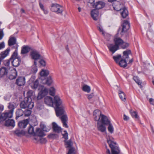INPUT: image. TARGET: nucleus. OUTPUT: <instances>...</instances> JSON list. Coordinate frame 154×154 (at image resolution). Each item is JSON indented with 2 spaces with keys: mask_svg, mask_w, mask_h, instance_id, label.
<instances>
[{
  "mask_svg": "<svg viewBox=\"0 0 154 154\" xmlns=\"http://www.w3.org/2000/svg\"><path fill=\"white\" fill-rule=\"evenodd\" d=\"M135 82L138 84L140 88H142L143 87L142 85V81L137 76L135 77Z\"/></svg>",
  "mask_w": 154,
  "mask_h": 154,
  "instance_id": "38",
  "label": "nucleus"
},
{
  "mask_svg": "<svg viewBox=\"0 0 154 154\" xmlns=\"http://www.w3.org/2000/svg\"><path fill=\"white\" fill-rule=\"evenodd\" d=\"M32 70V71L34 72H35V73L37 71V69L36 67L34 66V67H33V68Z\"/></svg>",
  "mask_w": 154,
  "mask_h": 154,
  "instance_id": "62",
  "label": "nucleus"
},
{
  "mask_svg": "<svg viewBox=\"0 0 154 154\" xmlns=\"http://www.w3.org/2000/svg\"><path fill=\"white\" fill-rule=\"evenodd\" d=\"M24 113V110L21 109H18L16 112V119H17L18 118L22 116Z\"/></svg>",
  "mask_w": 154,
  "mask_h": 154,
  "instance_id": "33",
  "label": "nucleus"
},
{
  "mask_svg": "<svg viewBox=\"0 0 154 154\" xmlns=\"http://www.w3.org/2000/svg\"><path fill=\"white\" fill-rule=\"evenodd\" d=\"M42 10L44 11V13H45V14H48V11H47V10H45V9H44V10Z\"/></svg>",
  "mask_w": 154,
  "mask_h": 154,
  "instance_id": "63",
  "label": "nucleus"
},
{
  "mask_svg": "<svg viewBox=\"0 0 154 154\" xmlns=\"http://www.w3.org/2000/svg\"><path fill=\"white\" fill-rule=\"evenodd\" d=\"M5 47V44L4 42L0 43V50L3 48Z\"/></svg>",
  "mask_w": 154,
  "mask_h": 154,
  "instance_id": "56",
  "label": "nucleus"
},
{
  "mask_svg": "<svg viewBox=\"0 0 154 154\" xmlns=\"http://www.w3.org/2000/svg\"><path fill=\"white\" fill-rule=\"evenodd\" d=\"M14 134L18 137L24 136L25 134V132L22 130L17 129L14 131Z\"/></svg>",
  "mask_w": 154,
  "mask_h": 154,
  "instance_id": "28",
  "label": "nucleus"
},
{
  "mask_svg": "<svg viewBox=\"0 0 154 154\" xmlns=\"http://www.w3.org/2000/svg\"><path fill=\"white\" fill-rule=\"evenodd\" d=\"M97 28H98V30H99V31H100V32H102V34L103 35H105V33H104L103 30L102 28L100 26H98Z\"/></svg>",
  "mask_w": 154,
  "mask_h": 154,
  "instance_id": "51",
  "label": "nucleus"
},
{
  "mask_svg": "<svg viewBox=\"0 0 154 154\" xmlns=\"http://www.w3.org/2000/svg\"><path fill=\"white\" fill-rule=\"evenodd\" d=\"M10 50V48H8L5 51L2 52L0 54V63L9 54Z\"/></svg>",
  "mask_w": 154,
  "mask_h": 154,
  "instance_id": "12",
  "label": "nucleus"
},
{
  "mask_svg": "<svg viewBox=\"0 0 154 154\" xmlns=\"http://www.w3.org/2000/svg\"><path fill=\"white\" fill-rule=\"evenodd\" d=\"M53 99L50 96H47L44 99V102L45 104L48 106H52Z\"/></svg>",
  "mask_w": 154,
  "mask_h": 154,
  "instance_id": "26",
  "label": "nucleus"
},
{
  "mask_svg": "<svg viewBox=\"0 0 154 154\" xmlns=\"http://www.w3.org/2000/svg\"><path fill=\"white\" fill-rule=\"evenodd\" d=\"M105 125L100 124L99 121L97 123V129L101 132H104L106 131V128Z\"/></svg>",
  "mask_w": 154,
  "mask_h": 154,
  "instance_id": "22",
  "label": "nucleus"
},
{
  "mask_svg": "<svg viewBox=\"0 0 154 154\" xmlns=\"http://www.w3.org/2000/svg\"><path fill=\"white\" fill-rule=\"evenodd\" d=\"M127 61L126 60L122 58L119 61L118 64L121 67L123 68L127 66Z\"/></svg>",
  "mask_w": 154,
  "mask_h": 154,
  "instance_id": "35",
  "label": "nucleus"
},
{
  "mask_svg": "<svg viewBox=\"0 0 154 154\" xmlns=\"http://www.w3.org/2000/svg\"><path fill=\"white\" fill-rule=\"evenodd\" d=\"M82 89L83 91L88 93H89L91 91V88L90 86L86 85L83 86Z\"/></svg>",
  "mask_w": 154,
  "mask_h": 154,
  "instance_id": "42",
  "label": "nucleus"
},
{
  "mask_svg": "<svg viewBox=\"0 0 154 154\" xmlns=\"http://www.w3.org/2000/svg\"><path fill=\"white\" fill-rule=\"evenodd\" d=\"M52 128L54 131L56 132L59 133L61 131V128L55 122L52 123Z\"/></svg>",
  "mask_w": 154,
  "mask_h": 154,
  "instance_id": "25",
  "label": "nucleus"
},
{
  "mask_svg": "<svg viewBox=\"0 0 154 154\" xmlns=\"http://www.w3.org/2000/svg\"><path fill=\"white\" fill-rule=\"evenodd\" d=\"M40 138L38 137H33V140L34 142L36 143L38 142L39 140L40 141Z\"/></svg>",
  "mask_w": 154,
  "mask_h": 154,
  "instance_id": "54",
  "label": "nucleus"
},
{
  "mask_svg": "<svg viewBox=\"0 0 154 154\" xmlns=\"http://www.w3.org/2000/svg\"><path fill=\"white\" fill-rule=\"evenodd\" d=\"M108 47L109 51L112 53V54L119 49V47L116 45L115 44H108L107 45Z\"/></svg>",
  "mask_w": 154,
  "mask_h": 154,
  "instance_id": "11",
  "label": "nucleus"
},
{
  "mask_svg": "<svg viewBox=\"0 0 154 154\" xmlns=\"http://www.w3.org/2000/svg\"><path fill=\"white\" fill-rule=\"evenodd\" d=\"M25 110H24V113L25 116H29L31 114V109H24Z\"/></svg>",
  "mask_w": 154,
  "mask_h": 154,
  "instance_id": "41",
  "label": "nucleus"
},
{
  "mask_svg": "<svg viewBox=\"0 0 154 154\" xmlns=\"http://www.w3.org/2000/svg\"><path fill=\"white\" fill-rule=\"evenodd\" d=\"M31 49V48L27 45L23 46L21 49V54H26L30 51Z\"/></svg>",
  "mask_w": 154,
  "mask_h": 154,
  "instance_id": "30",
  "label": "nucleus"
},
{
  "mask_svg": "<svg viewBox=\"0 0 154 154\" xmlns=\"http://www.w3.org/2000/svg\"><path fill=\"white\" fill-rule=\"evenodd\" d=\"M38 85V82L37 80H36L33 83V85L32 86V89H35L36 88Z\"/></svg>",
  "mask_w": 154,
  "mask_h": 154,
  "instance_id": "46",
  "label": "nucleus"
},
{
  "mask_svg": "<svg viewBox=\"0 0 154 154\" xmlns=\"http://www.w3.org/2000/svg\"><path fill=\"white\" fill-rule=\"evenodd\" d=\"M102 115L101 112L98 109L95 110L93 112V115L94 116L95 120L96 121H99L100 116Z\"/></svg>",
  "mask_w": 154,
  "mask_h": 154,
  "instance_id": "14",
  "label": "nucleus"
},
{
  "mask_svg": "<svg viewBox=\"0 0 154 154\" xmlns=\"http://www.w3.org/2000/svg\"><path fill=\"white\" fill-rule=\"evenodd\" d=\"M91 16L93 19L97 20L98 18L99 12L97 10L94 9L92 10L91 13Z\"/></svg>",
  "mask_w": 154,
  "mask_h": 154,
  "instance_id": "24",
  "label": "nucleus"
},
{
  "mask_svg": "<svg viewBox=\"0 0 154 154\" xmlns=\"http://www.w3.org/2000/svg\"><path fill=\"white\" fill-rule=\"evenodd\" d=\"M30 54L32 58L35 60L39 59L40 57V54L35 50H33L31 51Z\"/></svg>",
  "mask_w": 154,
  "mask_h": 154,
  "instance_id": "19",
  "label": "nucleus"
},
{
  "mask_svg": "<svg viewBox=\"0 0 154 154\" xmlns=\"http://www.w3.org/2000/svg\"><path fill=\"white\" fill-rule=\"evenodd\" d=\"M151 130L152 131V133L153 134H154V130L152 126L151 127Z\"/></svg>",
  "mask_w": 154,
  "mask_h": 154,
  "instance_id": "64",
  "label": "nucleus"
},
{
  "mask_svg": "<svg viewBox=\"0 0 154 154\" xmlns=\"http://www.w3.org/2000/svg\"><path fill=\"white\" fill-rule=\"evenodd\" d=\"M52 106L55 108L56 116H59L64 114L65 112V106L62 103V101L60 97L56 96L53 100Z\"/></svg>",
  "mask_w": 154,
  "mask_h": 154,
  "instance_id": "1",
  "label": "nucleus"
},
{
  "mask_svg": "<svg viewBox=\"0 0 154 154\" xmlns=\"http://www.w3.org/2000/svg\"><path fill=\"white\" fill-rule=\"evenodd\" d=\"M8 118L5 121V125L6 126H12L14 127L15 126V122L13 119H10ZM3 122V121H2Z\"/></svg>",
  "mask_w": 154,
  "mask_h": 154,
  "instance_id": "18",
  "label": "nucleus"
},
{
  "mask_svg": "<svg viewBox=\"0 0 154 154\" xmlns=\"http://www.w3.org/2000/svg\"><path fill=\"white\" fill-rule=\"evenodd\" d=\"M130 112L132 117L133 118H135V111L131 109L130 110Z\"/></svg>",
  "mask_w": 154,
  "mask_h": 154,
  "instance_id": "53",
  "label": "nucleus"
},
{
  "mask_svg": "<svg viewBox=\"0 0 154 154\" xmlns=\"http://www.w3.org/2000/svg\"><path fill=\"white\" fill-rule=\"evenodd\" d=\"M123 119H124V120L125 121H128V120L129 119V117L128 116H127L125 114H124V115Z\"/></svg>",
  "mask_w": 154,
  "mask_h": 154,
  "instance_id": "59",
  "label": "nucleus"
},
{
  "mask_svg": "<svg viewBox=\"0 0 154 154\" xmlns=\"http://www.w3.org/2000/svg\"><path fill=\"white\" fill-rule=\"evenodd\" d=\"M40 142L42 143H45L47 142V140L46 139L44 138L41 137L40 139Z\"/></svg>",
  "mask_w": 154,
  "mask_h": 154,
  "instance_id": "52",
  "label": "nucleus"
},
{
  "mask_svg": "<svg viewBox=\"0 0 154 154\" xmlns=\"http://www.w3.org/2000/svg\"><path fill=\"white\" fill-rule=\"evenodd\" d=\"M107 141L111 149V153L109 149L105 145L106 149V154H120V151L118 146H116V143L113 141V138L112 137L107 138Z\"/></svg>",
  "mask_w": 154,
  "mask_h": 154,
  "instance_id": "2",
  "label": "nucleus"
},
{
  "mask_svg": "<svg viewBox=\"0 0 154 154\" xmlns=\"http://www.w3.org/2000/svg\"><path fill=\"white\" fill-rule=\"evenodd\" d=\"M41 65L44 66L45 65V61L43 60H41L39 62Z\"/></svg>",
  "mask_w": 154,
  "mask_h": 154,
  "instance_id": "55",
  "label": "nucleus"
},
{
  "mask_svg": "<svg viewBox=\"0 0 154 154\" xmlns=\"http://www.w3.org/2000/svg\"><path fill=\"white\" fill-rule=\"evenodd\" d=\"M121 48L123 49H125L128 48L129 46V44L127 42H124L123 41L121 45Z\"/></svg>",
  "mask_w": 154,
  "mask_h": 154,
  "instance_id": "44",
  "label": "nucleus"
},
{
  "mask_svg": "<svg viewBox=\"0 0 154 154\" xmlns=\"http://www.w3.org/2000/svg\"><path fill=\"white\" fill-rule=\"evenodd\" d=\"M17 75V72L16 70H14L9 76V78L11 79H14L16 78Z\"/></svg>",
  "mask_w": 154,
  "mask_h": 154,
  "instance_id": "39",
  "label": "nucleus"
},
{
  "mask_svg": "<svg viewBox=\"0 0 154 154\" xmlns=\"http://www.w3.org/2000/svg\"><path fill=\"white\" fill-rule=\"evenodd\" d=\"M91 4L93 7L97 10L103 8L105 5L104 2L102 1H98L95 2L94 1Z\"/></svg>",
  "mask_w": 154,
  "mask_h": 154,
  "instance_id": "9",
  "label": "nucleus"
},
{
  "mask_svg": "<svg viewBox=\"0 0 154 154\" xmlns=\"http://www.w3.org/2000/svg\"><path fill=\"white\" fill-rule=\"evenodd\" d=\"M40 127L42 128V130L45 132H48L49 131V129H46L45 125L44 124L41 123L40 125Z\"/></svg>",
  "mask_w": 154,
  "mask_h": 154,
  "instance_id": "47",
  "label": "nucleus"
},
{
  "mask_svg": "<svg viewBox=\"0 0 154 154\" xmlns=\"http://www.w3.org/2000/svg\"><path fill=\"white\" fill-rule=\"evenodd\" d=\"M28 96L30 97L32 95V92L31 91H29L27 92Z\"/></svg>",
  "mask_w": 154,
  "mask_h": 154,
  "instance_id": "60",
  "label": "nucleus"
},
{
  "mask_svg": "<svg viewBox=\"0 0 154 154\" xmlns=\"http://www.w3.org/2000/svg\"><path fill=\"white\" fill-rule=\"evenodd\" d=\"M55 89L53 87H51L49 89V94L52 96H54L55 92Z\"/></svg>",
  "mask_w": 154,
  "mask_h": 154,
  "instance_id": "43",
  "label": "nucleus"
},
{
  "mask_svg": "<svg viewBox=\"0 0 154 154\" xmlns=\"http://www.w3.org/2000/svg\"><path fill=\"white\" fill-rule=\"evenodd\" d=\"M49 74V71L47 70L42 69L40 72L41 79V80L44 79Z\"/></svg>",
  "mask_w": 154,
  "mask_h": 154,
  "instance_id": "31",
  "label": "nucleus"
},
{
  "mask_svg": "<svg viewBox=\"0 0 154 154\" xmlns=\"http://www.w3.org/2000/svg\"><path fill=\"white\" fill-rule=\"evenodd\" d=\"M16 83L19 86L23 85L25 83V79L23 77H19L16 80Z\"/></svg>",
  "mask_w": 154,
  "mask_h": 154,
  "instance_id": "15",
  "label": "nucleus"
},
{
  "mask_svg": "<svg viewBox=\"0 0 154 154\" xmlns=\"http://www.w3.org/2000/svg\"><path fill=\"white\" fill-rule=\"evenodd\" d=\"M115 44L118 46L121 45L123 42V41L120 38H116L114 39Z\"/></svg>",
  "mask_w": 154,
  "mask_h": 154,
  "instance_id": "34",
  "label": "nucleus"
},
{
  "mask_svg": "<svg viewBox=\"0 0 154 154\" xmlns=\"http://www.w3.org/2000/svg\"><path fill=\"white\" fill-rule=\"evenodd\" d=\"M28 131L29 134L34 136L35 132L34 131V128L32 126L29 125L28 129Z\"/></svg>",
  "mask_w": 154,
  "mask_h": 154,
  "instance_id": "37",
  "label": "nucleus"
},
{
  "mask_svg": "<svg viewBox=\"0 0 154 154\" xmlns=\"http://www.w3.org/2000/svg\"><path fill=\"white\" fill-rule=\"evenodd\" d=\"M10 62H11L10 58L9 60H5L4 61V65L6 66H9Z\"/></svg>",
  "mask_w": 154,
  "mask_h": 154,
  "instance_id": "48",
  "label": "nucleus"
},
{
  "mask_svg": "<svg viewBox=\"0 0 154 154\" xmlns=\"http://www.w3.org/2000/svg\"><path fill=\"white\" fill-rule=\"evenodd\" d=\"M135 121H137L138 123H140L139 117L136 111H135Z\"/></svg>",
  "mask_w": 154,
  "mask_h": 154,
  "instance_id": "49",
  "label": "nucleus"
},
{
  "mask_svg": "<svg viewBox=\"0 0 154 154\" xmlns=\"http://www.w3.org/2000/svg\"><path fill=\"white\" fill-rule=\"evenodd\" d=\"M114 9L116 10L117 11H119L121 14V16L123 18H125L127 16H128V13L127 9L125 8H121L119 9H116L115 7H114Z\"/></svg>",
  "mask_w": 154,
  "mask_h": 154,
  "instance_id": "10",
  "label": "nucleus"
},
{
  "mask_svg": "<svg viewBox=\"0 0 154 154\" xmlns=\"http://www.w3.org/2000/svg\"><path fill=\"white\" fill-rule=\"evenodd\" d=\"M119 94L120 98L122 100L125 102L126 100V96L124 92L121 91L119 90Z\"/></svg>",
  "mask_w": 154,
  "mask_h": 154,
  "instance_id": "36",
  "label": "nucleus"
},
{
  "mask_svg": "<svg viewBox=\"0 0 154 154\" xmlns=\"http://www.w3.org/2000/svg\"><path fill=\"white\" fill-rule=\"evenodd\" d=\"M43 131L39 128H37L34 136H37L39 137H42L45 136Z\"/></svg>",
  "mask_w": 154,
  "mask_h": 154,
  "instance_id": "27",
  "label": "nucleus"
},
{
  "mask_svg": "<svg viewBox=\"0 0 154 154\" xmlns=\"http://www.w3.org/2000/svg\"><path fill=\"white\" fill-rule=\"evenodd\" d=\"M51 9L52 11L57 13H62L63 10V7L57 4H53Z\"/></svg>",
  "mask_w": 154,
  "mask_h": 154,
  "instance_id": "8",
  "label": "nucleus"
},
{
  "mask_svg": "<svg viewBox=\"0 0 154 154\" xmlns=\"http://www.w3.org/2000/svg\"><path fill=\"white\" fill-rule=\"evenodd\" d=\"M129 56H132L131 51L130 50H126L124 51L123 53L122 58L128 60L129 58Z\"/></svg>",
  "mask_w": 154,
  "mask_h": 154,
  "instance_id": "16",
  "label": "nucleus"
},
{
  "mask_svg": "<svg viewBox=\"0 0 154 154\" xmlns=\"http://www.w3.org/2000/svg\"><path fill=\"white\" fill-rule=\"evenodd\" d=\"M18 45H16L14 47L15 50L12 54L10 60H11V62L14 66L17 67L19 66L21 61V59L20 57L18 56L17 48Z\"/></svg>",
  "mask_w": 154,
  "mask_h": 154,
  "instance_id": "3",
  "label": "nucleus"
},
{
  "mask_svg": "<svg viewBox=\"0 0 154 154\" xmlns=\"http://www.w3.org/2000/svg\"><path fill=\"white\" fill-rule=\"evenodd\" d=\"M38 90L40 91L37 97L38 100H40L46 95L48 93V89L44 88L43 85H39L38 86Z\"/></svg>",
  "mask_w": 154,
  "mask_h": 154,
  "instance_id": "6",
  "label": "nucleus"
},
{
  "mask_svg": "<svg viewBox=\"0 0 154 154\" xmlns=\"http://www.w3.org/2000/svg\"><path fill=\"white\" fill-rule=\"evenodd\" d=\"M39 6L40 8L42 10H44V6L40 2H39Z\"/></svg>",
  "mask_w": 154,
  "mask_h": 154,
  "instance_id": "61",
  "label": "nucleus"
},
{
  "mask_svg": "<svg viewBox=\"0 0 154 154\" xmlns=\"http://www.w3.org/2000/svg\"><path fill=\"white\" fill-rule=\"evenodd\" d=\"M65 112H64L65 113ZM62 116L61 117V119L63 124V126L65 128H68V126L66 123L68 120V118L66 115L64 113L62 114Z\"/></svg>",
  "mask_w": 154,
  "mask_h": 154,
  "instance_id": "21",
  "label": "nucleus"
},
{
  "mask_svg": "<svg viewBox=\"0 0 154 154\" xmlns=\"http://www.w3.org/2000/svg\"><path fill=\"white\" fill-rule=\"evenodd\" d=\"M113 58L116 63L118 64L120 59L121 58V56L119 54L116 56H113Z\"/></svg>",
  "mask_w": 154,
  "mask_h": 154,
  "instance_id": "40",
  "label": "nucleus"
},
{
  "mask_svg": "<svg viewBox=\"0 0 154 154\" xmlns=\"http://www.w3.org/2000/svg\"><path fill=\"white\" fill-rule=\"evenodd\" d=\"M64 132L65 133L62 134L63 137L66 140L68 139V134L66 131H64Z\"/></svg>",
  "mask_w": 154,
  "mask_h": 154,
  "instance_id": "50",
  "label": "nucleus"
},
{
  "mask_svg": "<svg viewBox=\"0 0 154 154\" xmlns=\"http://www.w3.org/2000/svg\"><path fill=\"white\" fill-rule=\"evenodd\" d=\"M150 104L154 106V99L152 98H150L149 100Z\"/></svg>",
  "mask_w": 154,
  "mask_h": 154,
  "instance_id": "57",
  "label": "nucleus"
},
{
  "mask_svg": "<svg viewBox=\"0 0 154 154\" xmlns=\"http://www.w3.org/2000/svg\"><path fill=\"white\" fill-rule=\"evenodd\" d=\"M8 73V69L5 67H2L0 69V76L2 77L6 75Z\"/></svg>",
  "mask_w": 154,
  "mask_h": 154,
  "instance_id": "32",
  "label": "nucleus"
},
{
  "mask_svg": "<svg viewBox=\"0 0 154 154\" xmlns=\"http://www.w3.org/2000/svg\"><path fill=\"white\" fill-rule=\"evenodd\" d=\"M8 107L9 109H11L8 112H4L1 115L2 117V119L3 121L8 118H11L12 117L14 106L13 103H9Z\"/></svg>",
  "mask_w": 154,
  "mask_h": 154,
  "instance_id": "5",
  "label": "nucleus"
},
{
  "mask_svg": "<svg viewBox=\"0 0 154 154\" xmlns=\"http://www.w3.org/2000/svg\"><path fill=\"white\" fill-rule=\"evenodd\" d=\"M29 121L26 119L19 122L18 123V126L21 128H25L28 124Z\"/></svg>",
  "mask_w": 154,
  "mask_h": 154,
  "instance_id": "29",
  "label": "nucleus"
},
{
  "mask_svg": "<svg viewBox=\"0 0 154 154\" xmlns=\"http://www.w3.org/2000/svg\"><path fill=\"white\" fill-rule=\"evenodd\" d=\"M20 105L21 109H32L34 106V104L32 102L30 98L27 97L24 99L23 101L20 103Z\"/></svg>",
  "mask_w": 154,
  "mask_h": 154,
  "instance_id": "4",
  "label": "nucleus"
},
{
  "mask_svg": "<svg viewBox=\"0 0 154 154\" xmlns=\"http://www.w3.org/2000/svg\"><path fill=\"white\" fill-rule=\"evenodd\" d=\"M88 99L89 100H90V99H91L93 98L94 95L93 93H91L90 94H88Z\"/></svg>",
  "mask_w": 154,
  "mask_h": 154,
  "instance_id": "58",
  "label": "nucleus"
},
{
  "mask_svg": "<svg viewBox=\"0 0 154 154\" xmlns=\"http://www.w3.org/2000/svg\"><path fill=\"white\" fill-rule=\"evenodd\" d=\"M42 84L47 85H50L52 83L53 81L51 77L49 76L47 78L42 80Z\"/></svg>",
  "mask_w": 154,
  "mask_h": 154,
  "instance_id": "20",
  "label": "nucleus"
},
{
  "mask_svg": "<svg viewBox=\"0 0 154 154\" xmlns=\"http://www.w3.org/2000/svg\"><path fill=\"white\" fill-rule=\"evenodd\" d=\"M122 32H126L130 27V23L127 20H125L122 25Z\"/></svg>",
  "mask_w": 154,
  "mask_h": 154,
  "instance_id": "17",
  "label": "nucleus"
},
{
  "mask_svg": "<svg viewBox=\"0 0 154 154\" xmlns=\"http://www.w3.org/2000/svg\"><path fill=\"white\" fill-rule=\"evenodd\" d=\"M65 143L66 147L69 148L68 153L67 154H76L75 152V149L72 147L73 143L71 140L68 141L65 140L64 141Z\"/></svg>",
  "mask_w": 154,
  "mask_h": 154,
  "instance_id": "7",
  "label": "nucleus"
},
{
  "mask_svg": "<svg viewBox=\"0 0 154 154\" xmlns=\"http://www.w3.org/2000/svg\"><path fill=\"white\" fill-rule=\"evenodd\" d=\"M101 119L100 120L101 124L106 125L110 122L107 117L105 115H102L101 116Z\"/></svg>",
  "mask_w": 154,
  "mask_h": 154,
  "instance_id": "23",
  "label": "nucleus"
},
{
  "mask_svg": "<svg viewBox=\"0 0 154 154\" xmlns=\"http://www.w3.org/2000/svg\"><path fill=\"white\" fill-rule=\"evenodd\" d=\"M16 42L17 41L16 37L11 36L8 41V45L9 46L15 45L14 46H13L12 48L15 49V48L14 47V46H15L16 45H18V44L16 43Z\"/></svg>",
  "mask_w": 154,
  "mask_h": 154,
  "instance_id": "13",
  "label": "nucleus"
},
{
  "mask_svg": "<svg viewBox=\"0 0 154 154\" xmlns=\"http://www.w3.org/2000/svg\"><path fill=\"white\" fill-rule=\"evenodd\" d=\"M108 125H109V126L108 128V130L110 133H112L114 131L113 126L110 122Z\"/></svg>",
  "mask_w": 154,
  "mask_h": 154,
  "instance_id": "45",
  "label": "nucleus"
}]
</instances>
